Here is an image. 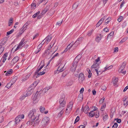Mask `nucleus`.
Masks as SVG:
<instances>
[{
  "instance_id": "1",
  "label": "nucleus",
  "mask_w": 128,
  "mask_h": 128,
  "mask_svg": "<svg viewBox=\"0 0 128 128\" xmlns=\"http://www.w3.org/2000/svg\"><path fill=\"white\" fill-rule=\"evenodd\" d=\"M40 116V114L38 112H37L36 109H33L30 110L28 113V117L30 119L31 125L33 124L36 118H38Z\"/></svg>"
},
{
  "instance_id": "2",
  "label": "nucleus",
  "mask_w": 128,
  "mask_h": 128,
  "mask_svg": "<svg viewBox=\"0 0 128 128\" xmlns=\"http://www.w3.org/2000/svg\"><path fill=\"white\" fill-rule=\"evenodd\" d=\"M99 64L94 62L93 65L91 66V71L93 72L95 71L97 74V76H99L98 72H100V70H99Z\"/></svg>"
},
{
  "instance_id": "3",
  "label": "nucleus",
  "mask_w": 128,
  "mask_h": 128,
  "mask_svg": "<svg viewBox=\"0 0 128 128\" xmlns=\"http://www.w3.org/2000/svg\"><path fill=\"white\" fill-rule=\"evenodd\" d=\"M56 48V49L53 51L52 52L51 50H46L45 52L43 54V56H46L47 57L50 58L52 56L57 50L58 48L57 47H55Z\"/></svg>"
},
{
  "instance_id": "4",
  "label": "nucleus",
  "mask_w": 128,
  "mask_h": 128,
  "mask_svg": "<svg viewBox=\"0 0 128 128\" xmlns=\"http://www.w3.org/2000/svg\"><path fill=\"white\" fill-rule=\"evenodd\" d=\"M65 97V95L63 94L60 97V98L59 102L60 104V108L61 107H63L65 106L66 105V102L64 100V99Z\"/></svg>"
},
{
  "instance_id": "5",
  "label": "nucleus",
  "mask_w": 128,
  "mask_h": 128,
  "mask_svg": "<svg viewBox=\"0 0 128 128\" xmlns=\"http://www.w3.org/2000/svg\"><path fill=\"white\" fill-rule=\"evenodd\" d=\"M73 102H70L68 104L66 110L65 114L66 115L68 114L71 111L72 107Z\"/></svg>"
},
{
  "instance_id": "6",
  "label": "nucleus",
  "mask_w": 128,
  "mask_h": 128,
  "mask_svg": "<svg viewBox=\"0 0 128 128\" xmlns=\"http://www.w3.org/2000/svg\"><path fill=\"white\" fill-rule=\"evenodd\" d=\"M49 118L47 116H46L44 118L42 119L41 123L42 126H45L48 124L49 122Z\"/></svg>"
},
{
  "instance_id": "7",
  "label": "nucleus",
  "mask_w": 128,
  "mask_h": 128,
  "mask_svg": "<svg viewBox=\"0 0 128 128\" xmlns=\"http://www.w3.org/2000/svg\"><path fill=\"white\" fill-rule=\"evenodd\" d=\"M79 56V55H78L75 58V60L74 61L72 65L70 68V70L72 72H74L76 70V68L77 66L78 62L75 61V60Z\"/></svg>"
},
{
  "instance_id": "8",
  "label": "nucleus",
  "mask_w": 128,
  "mask_h": 128,
  "mask_svg": "<svg viewBox=\"0 0 128 128\" xmlns=\"http://www.w3.org/2000/svg\"><path fill=\"white\" fill-rule=\"evenodd\" d=\"M24 118V115L23 114L19 115L15 119V122L14 125H16L22 119Z\"/></svg>"
},
{
  "instance_id": "9",
  "label": "nucleus",
  "mask_w": 128,
  "mask_h": 128,
  "mask_svg": "<svg viewBox=\"0 0 128 128\" xmlns=\"http://www.w3.org/2000/svg\"><path fill=\"white\" fill-rule=\"evenodd\" d=\"M25 40L24 38H23L22 39L20 43L16 49L15 51H16L18 50H19V49L21 48L23 46L25 45L26 43H25V42L24 41Z\"/></svg>"
},
{
  "instance_id": "10",
  "label": "nucleus",
  "mask_w": 128,
  "mask_h": 128,
  "mask_svg": "<svg viewBox=\"0 0 128 128\" xmlns=\"http://www.w3.org/2000/svg\"><path fill=\"white\" fill-rule=\"evenodd\" d=\"M84 80V74L80 73L78 77V82L80 83H82Z\"/></svg>"
},
{
  "instance_id": "11",
  "label": "nucleus",
  "mask_w": 128,
  "mask_h": 128,
  "mask_svg": "<svg viewBox=\"0 0 128 128\" xmlns=\"http://www.w3.org/2000/svg\"><path fill=\"white\" fill-rule=\"evenodd\" d=\"M39 93V92L37 91L36 93L33 95L32 96V100L33 101V102L34 104H36L38 102V101L36 100L38 94Z\"/></svg>"
},
{
  "instance_id": "12",
  "label": "nucleus",
  "mask_w": 128,
  "mask_h": 128,
  "mask_svg": "<svg viewBox=\"0 0 128 128\" xmlns=\"http://www.w3.org/2000/svg\"><path fill=\"white\" fill-rule=\"evenodd\" d=\"M19 58L18 56H16L12 60L11 64L12 65H13L16 63L19 60Z\"/></svg>"
},
{
  "instance_id": "13",
  "label": "nucleus",
  "mask_w": 128,
  "mask_h": 128,
  "mask_svg": "<svg viewBox=\"0 0 128 128\" xmlns=\"http://www.w3.org/2000/svg\"><path fill=\"white\" fill-rule=\"evenodd\" d=\"M106 16L102 17L101 19L99 20V21L97 23L96 25V27H98L102 23V22L104 21L105 18H106Z\"/></svg>"
},
{
  "instance_id": "14",
  "label": "nucleus",
  "mask_w": 128,
  "mask_h": 128,
  "mask_svg": "<svg viewBox=\"0 0 128 128\" xmlns=\"http://www.w3.org/2000/svg\"><path fill=\"white\" fill-rule=\"evenodd\" d=\"M83 38L82 37H80L78 38V40H77L75 42L74 44V46H77L81 42H82Z\"/></svg>"
},
{
  "instance_id": "15",
  "label": "nucleus",
  "mask_w": 128,
  "mask_h": 128,
  "mask_svg": "<svg viewBox=\"0 0 128 128\" xmlns=\"http://www.w3.org/2000/svg\"><path fill=\"white\" fill-rule=\"evenodd\" d=\"M30 88L28 89V90L27 92V93L26 94V96H30L33 92V90L32 88L30 89Z\"/></svg>"
},
{
  "instance_id": "16",
  "label": "nucleus",
  "mask_w": 128,
  "mask_h": 128,
  "mask_svg": "<svg viewBox=\"0 0 128 128\" xmlns=\"http://www.w3.org/2000/svg\"><path fill=\"white\" fill-rule=\"evenodd\" d=\"M124 69V68L120 67L118 70V72L119 73H121L124 75L126 73V71H123Z\"/></svg>"
},
{
  "instance_id": "17",
  "label": "nucleus",
  "mask_w": 128,
  "mask_h": 128,
  "mask_svg": "<svg viewBox=\"0 0 128 128\" xmlns=\"http://www.w3.org/2000/svg\"><path fill=\"white\" fill-rule=\"evenodd\" d=\"M58 70H60V72H62L65 69V68H64V66L63 65L60 64V66L58 67Z\"/></svg>"
},
{
  "instance_id": "18",
  "label": "nucleus",
  "mask_w": 128,
  "mask_h": 128,
  "mask_svg": "<svg viewBox=\"0 0 128 128\" xmlns=\"http://www.w3.org/2000/svg\"><path fill=\"white\" fill-rule=\"evenodd\" d=\"M52 38V36H48L45 39V41H46V43L47 44H48L50 42Z\"/></svg>"
},
{
  "instance_id": "19",
  "label": "nucleus",
  "mask_w": 128,
  "mask_h": 128,
  "mask_svg": "<svg viewBox=\"0 0 128 128\" xmlns=\"http://www.w3.org/2000/svg\"><path fill=\"white\" fill-rule=\"evenodd\" d=\"M8 56V54L7 53H6L3 56L2 58H1V59L2 60L3 59V60H2V62H4L6 60V58Z\"/></svg>"
},
{
  "instance_id": "20",
  "label": "nucleus",
  "mask_w": 128,
  "mask_h": 128,
  "mask_svg": "<svg viewBox=\"0 0 128 128\" xmlns=\"http://www.w3.org/2000/svg\"><path fill=\"white\" fill-rule=\"evenodd\" d=\"M89 110V108L88 106H87L85 107L84 109L82 108V110H83L85 113L86 114L88 113V112Z\"/></svg>"
},
{
  "instance_id": "21",
  "label": "nucleus",
  "mask_w": 128,
  "mask_h": 128,
  "mask_svg": "<svg viewBox=\"0 0 128 128\" xmlns=\"http://www.w3.org/2000/svg\"><path fill=\"white\" fill-rule=\"evenodd\" d=\"M26 26L27 25H26L25 24L20 29V31L21 32V33H23L26 30V28H27V27H26Z\"/></svg>"
},
{
  "instance_id": "22",
  "label": "nucleus",
  "mask_w": 128,
  "mask_h": 128,
  "mask_svg": "<svg viewBox=\"0 0 128 128\" xmlns=\"http://www.w3.org/2000/svg\"><path fill=\"white\" fill-rule=\"evenodd\" d=\"M36 120L34 122V124L33 125V126H35L38 125V123L40 122V120H39V117L36 118Z\"/></svg>"
},
{
  "instance_id": "23",
  "label": "nucleus",
  "mask_w": 128,
  "mask_h": 128,
  "mask_svg": "<svg viewBox=\"0 0 128 128\" xmlns=\"http://www.w3.org/2000/svg\"><path fill=\"white\" fill-rule=\"evenodd\" d=\"M12 69H10L6 73L5 75L6 76H9L12 73Z\"/></svg>"
},
{
  "instance_id": "24",
  "label": "nucleus",
  "mask_w": 128,
  "mask_h": 128,
  "mask_svg": "<svg viewBox=\"0 0 128 128\" xmlns=\"http://www.w3.org/2000/svg\"><path fill=\"white\" fill-rule=\"evenodd\" d=\"M95 114V112L94 110H92L90 112L88 113V116H90L91 117H92L94 116Z\"/></svg>"
},
{
  "instance_id": "25",
  "label": "nucleus",
  "mask_w": 128,
  "mask_h": 128,
  "mask_svg": "<svg viewBox=\"0 0 128 128\" xmlns=\"http://www.w3.org/2000/svg\"><path fill=\"white\" fill-rule=\"evenodd\" d=\"M114 32H111L109 34H108V35L107 37V38H112L114 34Z\"/></svg>"
},
{
  "instance_id": "26",
  "label": "nucleus",
  "mask_w": 128,
  "mask_h": 128,
  "mask_svg": "<svg viewBox=\"0 0 128 128\" xmlns=\"http://www.w3.org/2000/svg\"><path fill=\"white\" fill-rule=\"evenodd\" d=\"M118 81V78H114L113 79V83L114 86L116 85Z\"/></svg>"
},
{
  "instance_id": "27",
  "label": "nucleus",
  "mask_w": 128,
  "mask_h": 128,
  "mask_svg": "<svg viewBox=\"0 0 128 128\" xmlns=\"http://www.w3.org/2000/svg\"><path fill=\"white\" fill-rule=\"evenodd\" d=\"M13 22V19L12 18H11L9 20L8 23V26H10Z\"/></svg>"
},
{
  "instance_id": "28",
  "label": "nucleus",
  "mask_w": 128,
  "mask_h": 128,
  "mask_svg": "<svg viewBox=\"0 0 128 128\" xmlns=\"http://www.w3.org/2000/svg\"><path fill=\"white\" fill-rule=\"evenodd\" d=\"M111 20L110 17H108L105 20V24L106 25Z\"/></svg>"
},
{
  "instance_id": "29",
  "label": "nucleus",
  "mask_w": 128,
  "mask_h": 128,
  "mask_svg": "<svg viewBox=\"0 0 128 128\" xmlns=\"http://www.w3.org/2000/svg\"><path fill=\"white\" fill-rule=\"evenodd\" d=\"M17 78V77L16 76L14 77L10 81V82L14 83L16 81Z\"/></svg>"
},
{
  "instance_id": "30",
  "label": "nucleus",
  "mask_w": 128,
  "mask_h": 128,
  "mask_svg": "<svg viewBox=\"0 0 128 128\" xmlns=\"http://www.w3.org/2000/svg\"><path fill=\"white\" fill-rule=\"evenodd\" d=\"M83 98V96L82 94H80L78 95V99L80 101H81Z\"/></svg>"
},
{
  "instance_id": "31",
  "label": "nucleus",
  "mask_w": 128,
  "mask_h": 128,
  "mask_svg": "<svg viewBox=\"0 0 128 128\" xmlns=\"http://www.w3.org/2000/svg\"><path fill=\"white\" fill-rule=\"evenodd\" d=\"M46 70V69L45 68L42 72H39L38 74V76L42 75L44 74L46 72L45 71Z\"/></svg>"
},
{
  "instance_id": "32",
  "label": "nucleus",
  "mask_w": 128,
  "mask_h": 128,
  "mask_svg": "<svg viewBox=\"0 0 128 128\" xmlns=\"http://www.w3.org/2000/svg\"><path fill=\"white\" fill-rule=\"evenodd\" d=\"M64 110L63 108L62 109L61 111L59 113L58 116V117H60L61 116L62 114H63V113H64Z\"/></svg>"
},
{
  "instance_id": "33",
  "label": "nucleus",
  "mask_w": 128,
  "mask_h": 128,
  "mask_svg": "<svg viewBox=\"0 0 128 128\" xmlns=\"http://www.w3.org/2000/svg\"><path fill=\"white\" fill-rule=\"evenodd\" d=\"M14 31V29H12L11 30H10V31L7 32H6V35L7 36H8L9 35H10V34L12 33Z\"/></svg>"
},
{
  "instance_id": "34",
  "label": "nucleus",
  "mask_w": 128,
  "mask_h": 128,
  "mask_svg": "<svg viewBox=\"0 0 128 128\" xmlns=\"http://www.w3.org/2000/svg\"><path fill=\"white\" fill-rule=\"evenodd\" d=\"M45 110V108L44 107L42 106H41L40 109V111L42 113H43L44 112Z\"/></svg>"
},
{
  "instance_id": "35",
  "label": "nucleus",
  "mask_w": 128,
  "mask_h": 128,
  "mask_svg": "<svg viewBox=\"0 0 128 128\" xmlns=\"http://www.w3.org/2000/svg\"><path fill=\"white\" fill-rule=\"evenodd\" d=\"M74 45L73 42H72L67 47V49H69L70 48L72 47Z\"/></svg>"
},
{
  "instance_id": "36",
  "label": "nucleus",
  "mask_w": 128,
  "mask_h": 128,
  "mask_svg": "<svg viewBox=\"0 0 128 128\" xmlns=\"http://www.w3.org/2000/svg\"><path fill=\"white\" fill-rule=\"evenodd\" d=\"M113 67V66H112L111 65V66H109V67H108V68H107L106 67H105L104 68L105 69V70H104L103 71V72H104L106 70H108L110 69H111Z\"/></svg>"
},
{
  "instance_id": "37",
  "label": "nucleus",
  "mask_w": 128,
  "mask_h": 128,
  "mask_svg": "<svg viewBox=\"0 0 128 128\" xmlns=\"http://www.w3.org/2000/svg\"><path fill=\"white\" fill-rule=\"evenodd\" d=\"M38 84V82H34L31 85V86H32L33 88H34L36 87Z\"/></svg>"
},
{
  "instance_id": "38",
  "label": "nucleus",
  "mask_w": 128,
  "mask_h": 128,
  "mask_svg": "<svg viewBox=\"0 0 128 128\" xmlns=\"http://www.w3.org/2000/svg\"><path fill=\"white\" fill-rule=\"evenodd\" d=\"M32 74V72H30L24 78H26L25 80H27L29 78V77Z\"/></svg>"
},
{
  "instance_id": "39",
  "label": "nucleus",
  "mask_w": 128,
  "mask_h": 128,
  "mask_svg": "<svg viewBox=\"0 0 128 128\" xmlns=\"http://www.w3.org/2000/svg\"><path fill=\"white\" fill-rule=\"evenodd\" d=\"M40 13V11H38L36 13L33 15L32 17L33 18H35Z\"/></svg>"
},
{
  "instance_id": "40",
  "label": "nucleus",
  "mask_w": 128,
  "mask_h": 128,
  "mask_svg": "<svg viewBox=\"0 0 128 128\" xmlns=\"http://www.w3.org/2000/svg\"><path fill=\"white\" fill-rule=\"evenodd\" d=\"M94 115L95 116L96 118H98L99 116V112L98 111L96 112V113H95Z\"/></svg>"
},
{
  "instance_id": "41",
  "label": "nucleus",
  "mask_w": 128,
  "mask_h": 128,
  "mask_svg": "<svg viewBox=\"0 0 128 128\" xmlns=\"http://www.w3.org/2000/svg\"><path fill=\"white\" fill-rule=\"evenodd\" d=\"M47 91V90H46V88H45L43 89L42 91H40L39 92V94H40L42 92H43L44 93H45Z\"/></svg>"
},
{
  "instance_id": "42",
  "label": "nucleus",
  "mask_w": 128,
  "mask_h": 128,
  "mask_svg": "<svg viewBox=\"0 0 128 128\" xmlns=\"http://www.w3.org/2000/svg\"><path fill=\"white\" fill-rule=\"evenodd\" d=\"M93 32V30H92L88 32L87 33V35L88 36H90L92 34Z\"/></svg>"
},
{
  "instance_id": "43",
  "label": "nucleus",
  "mask_w": 128,
  "mask_h": 128,
  "mask_svg": "<svg viewBox=\"0 0 128 128\" xmlns=\"http://www.w3.org/2000/svg\"><path fill=\"white\" fill-rule=\"evenodd\" d=\"M127 40V38H122V40L120 42V43L122 44L124 42H125Z\"/></svg>"
},
{
  "instance_id": "44",
  "label": "nucleus",
  "mask_w": 128,
  "mask_h": 128,
  "mask_svg": "<svg viewBox=\"0 0 128 128\" xmlns=\"http://www.w3.org/2000/svg\"><path fill=\"white\" fill-rule=\"evenodd\" d=\"M123 17L122 16H120L119 18L118 19V21L120 22L122 21V20H123Z\"/></svg>"
},
{
  "instance_id": "45",
  "label": "nucleus",
  "mask_w": 128,
  "mask_h": 128,
  "mask_svg": "<svg viewBox=\"0 0 128 128\" xmlns=\"http://www.w3.org/2000/svg\"><path fill=\"white\" fill-rule=\"evenodd\" d=\"M101 39V38L100 37L98 36L96 38V41L98 42L100 41Z\"/></svg>"
},
{
  "instance_id": "46",
  "label": "nucleus",
  "mask_w": 128,
  "mask_h": 128,
  "mask_svg": "<svg viewBox=\"0 0 128 128\" xmlns=\"http://www.w3.org/2000/svg\"><path fill=\"white\" fill-rule=\"evenodd\" d=\"M126 64V62H124L120 67L124 68L125 67Z\"/></svg>"
},
{
  "instance_id": "47",
  "label": "nucleus",
  "mask_w": 128,
  "mask_h": 128,
  "mask_svg": "<svg viewBox=\"0 0 128 128\" xmlns=\"http://www.w3.org/2000/svg\"><path fill=\"white\" fill-rule=\"evenodd\" d=\"M44 66V65H42L40 66L38 69L36 70H37V72H39L40 70L43 68V67Z\"/></svg>"
},
{
  "instance_id": "48",
  "label": "nucleus",
  "mask_w": 128,
  "mask_h": 128,
  "mask_svg": "<svg viewBox=\"0 0 128 128\" xmlns=\"http://www.w3.org/2000/svg\"><path fill=\"white\" fill-rule=\"evenodd\" d=\"M68 74V73L66 72H64L62 75V77L64 78Z\"/></svg>"
},
{
  "instance_id": "49",
  "label": "nucleus",
  "mask_w": 128,
  "mask_h": 128,
  "mask_svg": "<svg viewBox=\"0 0 128 128\" xmlns=\"http://www.w3.org/2000/svg\"><path fill=\"white\" fill-rule=\"evenodd\" d=\"M80 118L79 116H78L75 120L74 124H75L76 123L78 122L80 120Z\"/></svg>"
},
{
  "instance_id": "50",
  "label": "nucleus",
  "mask_w": 128,
  "mask_h": 128,
  "mask_svg": "<svg viewBox=\"0 0 128 128\" xmlns=\"http://www.w3.org/2000/svg\"><path fill=\"white\" fill-rule=\"evenodd\" d=\"M118 126V124L117 123H115L112 126V128H116Z\"/></svg>"
},
{
  "instance_id": "51",
  "label": "nucleus",
  "mask_w": 128,
  "mask_h": 128,
  "mask_svg": "<svg viewBox=\"0 0 128 128\" xmlns=\"http://www.w3.org/2000/svg\"><path fill=\"white\" fill-rule=\"evenodd\" d=\"M88 72L89 74L88 75V77L89 78H90L91 77L92 73H91L90 70H88Z\"/></svg>"
},
{
  "instance_id": "52",
  "label": "nucleus",
  "mask_w": 128,
  "mask_h": 128,
  "mask_svg": "<svg viewBox=\"0 0 128 128\" xmlns=\"http://www.w3.org/2000/svg\"><path fill=\"white\" fill-rule=\"evenodd\" d=\"M105 98L104 97H103L101 98L100 101V104H102L103 103L104 100Z\"/></svg>"
},
{
  "instance_id": "53",
  "label": "nucleus",
  "mask_w": 128,
  "mask_h": 128,
  "mask_svg": "<svg viewBox=\"0 0 128 128\" xmlns=\"http://www.w3.org/2000/svg\"><path fill=\"white\" fill-rule=\"evenodd\" d=\"M26 96H25L24 95H23L22 96H21L20 98V100H23L25 98Z\"/></svg>"
},
{
  "instance_id": "54",
  "label": "nucleus",
  "mask_w": 128,
  "mask_h": 128,
  "mask_svg": "<svg viewBox=\"0 0 128 128\" xmlns=\"http://www.w3.org/2000/svg\"><path fill=\"white\" fill-rule=\"evenodd\" d=\"M4 50V47H1L0 48V54L3 52Z\"/></svg>"
},
{
  "instance_id": "55",
  "label": "nucleus",
  "mask_w": 128,
  "mask_h": 128,
  "mask_svg": "<svg viewBox=\"0 0 128 128\" xmlns=\"http://www.w3.org/2000/svg\"><path fill=\"white\" fill-rule=\"evenodd\" d=\"M108 116L107 114H106L104 116L103 118V120L104 121L106 120V119L107 118Z\"/></svg>"
},
{
  "instance_id": "56",
  "label": "nucleus",
  "mask_w": 128,
  "mask_h": 128,
  "mask_svg": "<svg viewBox=\"0 0 128 128\" xmlns=\"http://www.w3.org/2000/svg\"><path fill=\"white\" fill-rule=\"evenodd\" d=\"M100 57H98V58L96 59L95 60V62L96 63L98 62L100 60Z\"/></svg>"
},
{
  "instance_id": "57",
  "label": "nucleus",
  "mask_w": 128,
  "mask_h": 128,
  "mask_svg": "<svg viewBox=\"0 0 128 128\" xmlns=\"http://www.w3.org/2000/svg\"><path fill=\"white\" fill-rule=\"evenodd\" d=\"M4 121V118L3 116L0 118V123H1Z\"/></svg>"
},
{
  "instance_id": "58",
  "label": "nucleus",
  "mask_w": 128,
  "mask_h": 128,
  "mask_svg": "<svg viewBox=\"0 0 128 128\" xmlns=\"http://www.w3.org/2000/svg\"><path fill=\"white\" fill-rule=\"evenodd\" d=\"M60 72V70H58V68L57 70L55 71L54 72V74H56L59 73Z\"/></svg>"
},
{
  "instance_id": "59",
  "label": "nucleus",
  "mask_w": 128,
  "mask_h": 128,
  "mask_svg": "<svg viewBox=\"0 0 128 128\" xmlns=\"http://www.w3.org/2000/svg\"><path fill=\"white\" fill-rule=\"evenodd\" d=\"M118 51V47L114 49V52H117Z\"/></svg>"
},
{
  "instance_id": "60",
  "label": "nucleus",
  "mask_w": 128,
  "mask_h": 128,
  "mask_svg": "<svg viewBox=\"0 0 128 128\" xmlns=\"http://www.w3.org/2000/svg\"><path fill=\"white\" fill-rule=\"evenodd\" d=\"M10 82H9L7 84L6 86V87H7L8 88H10Z\"/></svg>"
},
{
  "instance_id": "61",
  "label": "nucleus",
  "mask_w": 128,
  "mask_h": 128,
  "mask_svg": "<svg viewBox=\"0 0 128 128\" xmlns=\"http://www.w3.org/2000/svg\"><path fill=\"white\" fill-rule=\"evenodd\" d=\"M116 120V122L118 123H120L121 122V120L120 119H115V120Z\"/></svg>"
},
{
  "instance_id": "62",
  "label": "nucleus",
  "mask_w": 128,
  "mask_h": 128,
  "mask_svg": "<svg viewBox=\"0 0 128 128\" xmlns=\"http://www.w3.org/2000/svg\"><path fill=\"white\" fill-rule=\"evenodd\" d=\"M59 56V54L58 53H57L55 54L52 57V58L53 59L55 57H56Z\"/></svg>"
},
{
  "instance_id": "63",
  "label": "nucleus",
  "mask_w": 128,
  "mask_h": 128,
  "mask_svg": "<svg viewBox=\"0 0 128 128\" xmlns=\"http://www.w3.org/2000/svg\"><path fill=\"white\" fill-rule=\"evenodd\" d=\"M106 106V104H104V105L103 106H102V107H101V110H102V111H103V109Z\"/></svg>"
},
{
  "instance_id": "64",
  "label": "nucleus",
  "mask_w": 128,
  "mask_h": 128,
  "mask_svg": "<svg viewBox=\"0 0 128 128\" xmlns=\"http://www.w3.org/2000/svg\"><path fill=\"white\" fill-rule=\"evenodd\" d=\"M104 31L107 32H108V30L107 27H106L104 29Z\"/></svg>"
}]
</instances>
